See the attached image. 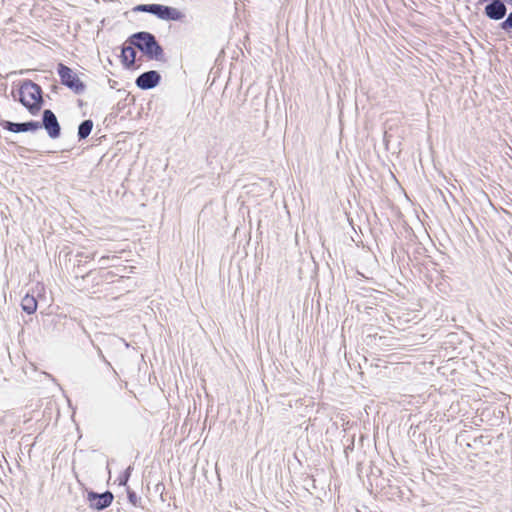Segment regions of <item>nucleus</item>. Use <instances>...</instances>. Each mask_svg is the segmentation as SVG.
<instances>
[{
  "instance_id": "10",
  "label": "nucleus",
  "mask_w": 512,
  "mask_h": 512,
  "mask_svg": "<svg viewBox=\"0 0 512 512\" xmlns=\"http://www.w3.org/2000/svg\"><path fill=\"white\" fill-rule=\"evenodd\" d=\"M122 62L125 66L131 67L135 63L136 51L134 46H123L121 51Z\"/></svg>"
},
{
  "instance_id": "6",
  "label": "nucleus",
  "mask_w": 512,
  "mask_h": 512,
  "mask_svg": "<svg viewBox=\"0 0 512 512\" xmlns=\"http://www.w3.org/2000/svg\"><path fill=\"white\" fill-rule=\"evenodd\" d=\"M160 80L161 75L159 74V72L155 70H150L140 74L136 78L135 84L138 88L142 90H149L156 87L160 83Z\"/></svg>"
},
{
  "instance_id": "1",
  "label": "nucleus",
  "mask_w": 512,
  "mask_h": 512,
  "mask_svg": "<svg viewBox=\"0 0 512 512\" xmlns=\"http://www.w3.org/2000/svg\"><path fill=\"white\" fill-rule=\"evenodd\" d=\"M13 97L33 115L37 114L43 105L42 89L31 80H23L17 94L13 93Z\"/></svg>"
},
{
  "instance_id": "9",
  "label": "nucleus",
  "mask_w": 512,
  "mask_h": 512,
  "mask_svg": "<svg viewBox=\"0 0 512 512\" xmlns=\"http://www.w3.org/2000/svg\"><path fill=\"white\" fill-rule=\"evenodd\" d=\"M484 13L491 20H501L507 13L505 1L491 0L485 6Z\"/></svg>"
},
{
  "instance_id": "7",
  "label": "nucleus",
  "mask_w": 512,
  "mask_h": 512,
  "mask_svg": "<svg viewBox=\"0 0 512 512\" xmlns=\"http://www.w3.org/2000/svg\"><path fill=\"white\" fill-rule=\"evenodd\" d=\"M87 498L90 502L91 508L96 510H103L111 505L114 496L110 491H106L101 494L91 491L88 493Z\"/></svg>"
},
{
  "instance_id": "13",
  "label": "nucleus",
  "mask_w": 512,
  "mask_h": 512,
  "mask_svg": "<svg viewBox=\"0 0 512 512\" xmlns=\"http://www.w3.org/2000/svg\"><path fill=\"white\" fill-rule=\"evenodd\" d=\"M132 467L129 466L122 475L119 476L118 482L119 485L125 486L131 476Z\"/></svg>"
},
{
  "instance_id": "16",
  "label": "nucleus",
  "mask_w": 512,
  "mask_h": 512,
  "mask_svg": "<svg viewBox=\"0 0 512 512\" xmlns=\"http://www.w3.org/2000/svg\"><path fill=\"white\" fill-rule=\"evenodd\" d=\"M109 260V256H102L100 259H99V266L100 267H105L107 265V261Z\"/></svg>"
},
{
  "instance_id": "4",
  "label": "nucleus",
  "mask_w": 512,
  "mask_h": 512,
  "mask_svg": "<svg viewBox=\"0 0 512 512\" xmlns=\"http://www.w3.org/2000/svg\"><path fill=\"white\" fill-rule=\"evenodd\" d=\"M57 72L61 79V83L74 91L76 94H80L85 90L84 83L70 67L64 65L63 63H59L57 66Z\"/></svg>"
},
{
  "instance_id": "17",
  "label": "nucleus",
  "mask_w": 512,
  "mask_h": 512,
  "mask_svg": "<svg viewBox=\"0 0 512 512\" xmlns=\"http://www.w3.org/2000/svg\"><path fill=\"white\" fill-rule=\"evenodd\" d=\"M98 356L104 361L108 366H111L110 362L106 360L105 356L103 355L101 349H98Z\"/></svg>"
},
{
  "instance_id": "14",
  "label": "nucleus",
  "mask_w": 512,
  "mask_h": 512,
  "mask_svg": "<svg viewBox=\"0 0 512 512\" xmlns=\"http://www.w3.org/2000/svg\"><path fill=\"white\" fill-rule=\"evenodd\" d=\"M501 29L510 31L512 29V11L509 13L507 18L500 24Z\"/></svg>"
},
{
  "instance_id": "5",
  "label": "nucleus",
  "mask_w": 512,
  "mask_h": 512,
  "mask_svg": "<svg viewBox=\"0 0 512 512\" xmlns=\"http://www.w3.org/2000/svg\"><path fill=\"white\" fill-rule=\"evenodd\" d=\"M41 127L47 131L50 138L56 139L60 136L61 127L57 120L56 115L50 109H45L42 115Z\"/></svg>"
},
{
  "instance_id": "12",
  "label": "nucleus",
  "mask_w": 512,
  "mask_h": 512,
  "mask_svg": "<svg viewBox=\"0 0 512 512\" xmlns=\"http://www.w3.org/2000/svg\"><path fill=\"white\" fill-rule=\"evenodd\" d=\"M93 128V122L90 119L84 120L78 127V137L80 140L87 138Z\"/></svg>"
},
{
  "instance_id": "2",
  "label": "nucleus",
  "mask_w": 512,
  "mask_h": 512,
  "mask_svg": "<svg viewBox=\"0 0 512 512\" xmlns=\"http://www.w3.org/2000/svg\"><path fill=\"white\" fill-rule=\"evenodd\" d=\"M128 41L150 59L160 60L163 56V48L152 33L145 31L137 32L131 35Z\"/></svg>"
},
{
  "instance_id": "8",
  "label": "nucleus",
  "mask_w": 512,
  "mask_h": 512,
  "mask_svg": "<svg viewBox=\"0 0 512 512\" xmlns=\"http://www.w3.org/2000/svg\"><path fill=\"white\" fill-rule=\"evenodd\" d=\"M1 126L3 127V129L8 130L10 132L20 133L36 131L41 128V123L39 121H28L22 123L3 121L1 122Z\"/></svg>"
},
{
  "instance_id": "3",
  "label": "nucleus",
  "mask_w": 512,
  "mask_h": 512,
  "mask_svg": "<svg viewBox=\"0 0 512 512\" xmlns=\"http://www.w3.org/2000/svg\"><path fill=\"white\" fill-rule=\"evenodd\" d=\"M135 10L150 13L166 21H181L185 17V14L179 9L162 4H141Z\"/></svg>"
},
{
  "instance_id": "15",
  "label": "nucleus",
  "mask_w": 512,
  "mask_h": 512,
  "mask_svg": "<svg viewBox=\"0 0 512 512\" xmlns=\"http://www.w3.org/2000/svg\"><path fill=\"white\" fill-rule=\"evenodd\" d=\"M128 499L130 501V503H132L133 505H136V494L134 492H130L128 491Z\"/></svg>"
},
{
  "instance_id": "11",
  "label": "nucleus",
  "mask_w": 512,
  "mask_h": 512,
  "mask_svg": "<svg viewBox=\"0 0 512 512\" xmlns=\"http://www.w3.org/2000/svg\"><path fill=\"white\" fill-rule=\"evenodd\" d=\"M21 307L26 313L33 314L37 310L35 297L29 294L25 295L21 301Z\"/></svg>"
}]
</instances>
